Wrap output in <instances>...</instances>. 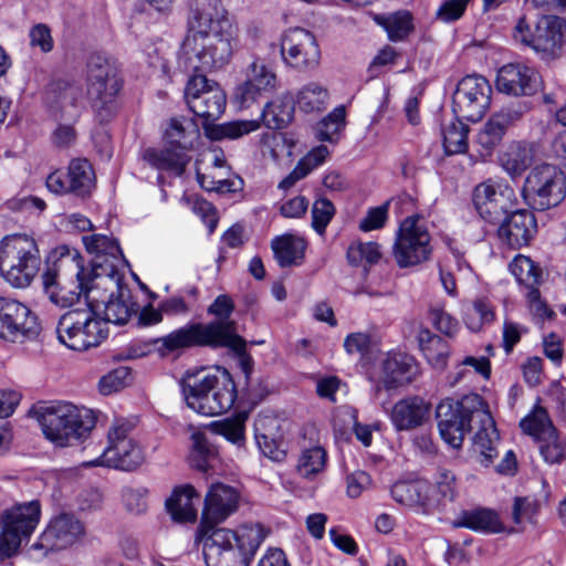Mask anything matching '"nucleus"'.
<instances>
[{"mask_svg":"<svg viewBox=\"0 0 566 566\" xmlns=\"http://www.w3.org/2000/svg\"><path fill=\"white\" fill-rule=\"evenodd\" d=\"M492 87L481 75H468L457 86L452 98V109L459 119L480 120L491 104Z\"/></svg>","mask_w":566,"mask_h":566,"instance_id":"nucleus-16","label":"nucleus"},{"mask_svg":"<svg viewBox=\"0 0 566 566\" xmlns=\"http://www.w3.org/2000/svg\"><path fill=\"white\" fill-rule=\"evenodd\" d=\"M429 319L440 333L448 337H453L459 329L458 321L442 308H431Z\"/></svg>","mask_w":566,"mask_h":566,"instance_id":"nucleus-61","label":"nucleus"},{"mask_svg":"<svg viewBox=\"0 0 566 566\" xmlns=\"http://www.w3.org/2000/svg\"><path fill=\"white\" fill-rule=\"evenodd\" d=\"M274 258L281 268L297 265L304 258L305 241L293 234L275 238L271 243Z\"/></svg>","mask_w":566,"mask_h":566,"instance_id":"nucleus-39","label":"nucleus"},{"mask_svg":"<svg viewBox=\"0 0 566 566\" xmlns=\"http://www.w3.org/2000/svg\"><path fill=\"white\" fill-rule=\"evenodd\" d=\"M41 517L39 501L18 504L2 514V531L0 533V559H6L19 551L21 544L28 541Z\"/></svg>","mask_w":566,"mask_h":566,"instance_id":"nucleus-13","label":"nucleus"},{"mask_svg":"<svg viewBox=\"0 0 566 566\" xmlns=\"http://www.w3.org/2000/svg\"><path fill=\"white\" fill-rule=\"evenodd\" d=\"M40 265V251L33 238L12 234L0 241V272L13 287L30 285Z\"/></svg>","mask_w":566,"mask_h":566,"instance_id":"nucleus-7","label":"nucleus"},{"mask_svg":"<svg viewBox=\"0 0 566 566\" xmlns=\"http://www.w3.org/2000/svg\"><path fill=\"white\" fill-rule=\"evenodd\" d=\"M186 151L174 146L164 149L148 148L143 153V159L158 170L181 176L190 160Z\"/></svg>","mask_w":566,"mask_h":566,"instance_id":"nucleus-32","label":"nucleus"},{"mask_svg":"<svg viewBox=\"0 0 566 566\" xmlns=\"http://www.w3.org/2000/svg\"><path fill=\"white\" fill-rule=\"evenodd\" d=\"M86 527L74 513L62 512L54 515L48 523L39 539L32 545L33 551L46 556L49 552L62 551L82 542Z\"/></svg>","mask_w":566,"mask_h":566,"instance_id":"nucleus-17","label":"nucleus"},{"mask_svg":"<svg viewBox=\"0 0 566 566\" xmlns=\"http://www.w3.org/2000/svg\"><path fill=\"white\" fill-rule=\"evenodd\" d=\"M59 340L73 350H87L107 338L106 322L90 305L64 313L56 326Z\"/></svg>","mask_w":566,"mask_h":566,"instance_id":"nucleus-9","label":"nucleus"},{"mask_svg":"<svg viewBox=\"0 0 566 566\" xmlns=\"http://www.w3.org/2000/svg\"><path fill=\"white\" fill-rule=\"evenodd\" d=\"M82 240L92 255L87 272L97 281L107 280L118 286L123 277L119 266L125 261L118 242L105 234L84 235Z\"/></svg>","mask_w":566,"mask_h":566,"instance_id":"nucleus-15","label":"nucleus"},{"mask_svg":"<svg viewBox=\"0 0 566 566\" xmlns=\"http://www.w3.org/2000/svg\"><path fill=\"white\" fill-rule=\"evenodd\" d=\"M237 46L238 30L227 17L220 0H192L180 57L185 70L193 72L185 90L187 105L193 82L197 84L193 96H201L212 85H218L210 82L206 73L224 67Z\"/></svg>","mask_w":566,"mask_h":566,"instance_id":"nucleus-1","label":"nucleus"},{"mask_svg":"<svg viewBox=\"0 0 566 566\" xmlns=\"http://www.w3.org/2000/svg\"><path fill=\"white\" fill-rule=\"evenodd\" d=\"M430 415V405L412 396L400 399L390 410V421L397 431H410L421 427Z\"/></svg>","mask_w":566,"mask_h":566,"instance_id":"nucleus-28","label":"nucleus"},{"mask_svg":"<svg viewBox=\"0 0 566 566\" xmlns=\"http://www.w3.org/2000/svg\"><path fill=\"white\" fill-rule=\"evenodd\" d=\"M476 417V432L473 436L472 449L478 455L480 464L488 468L499 455L497 444L500 437L486 403L482 412H478Z\"/></svg>","mask_w":566,"mask_h":566,"instance_id":"nucleus-26","label":"nucleus"},{"mask_svg":"<svg viewBox=\"0 0 566 566\" xmlns=\"http://www.w3.org/2000/svg\"><path fill=\"white\" fill-rule=\"evenodd\" d=\"M95 186V172L86 159H73L67 174L55 170L46 178L48 189L56 195L73 193L85 197Z\"/></svg>","mask_w":566,"mask_h":566,"instance_id":"nucleus-21","label":"nucleus"},{"mask_svg":"<svg viewBox=\"0 0 566 566\" xmlns=\"http://www.w3.org/2000/svg\"><path fill=\"white\" fill-rule=\"evenodd\" d=\"M294 115V101L289 95L280 96L264 106L261 120L269 129H282L287 126Z\"/></svg>","mask_w":566,"mask_h":566,"instance_id":"nucleus-40","label":"nucleus"},{"mask_svg":"<svg viewBox=\"0 0 566 566\" xmlns=\"http://www.w3.org/2000/svg\"><path fill=\"white\" fill-rule=\"evenodd\" d=\"M417 339L428 363L437 369H443L450 355L449 344L427 327H420Z\"/></svg>","mask_w":566,"mask_h":566,"instance_id":"nucleus-36","label":"nucleus"},{"mask_svg":"<svg viewBox=\"0 0 566 566\" xmlns=\"http://www.w3.org/2000/svg\"><path fill=\"white\" fill-rule=\"evenodd\" d=\"M345 107H336L332 113L324 117L316 128V136L322 142H335L345 126Z\"/></svg>","mask_w":566,"mask_h":566,"instance_id":"nucleus-53","label":"nucleus"},{"mask_svg":"<svg viewBox=\"0 0 566 566\" xmlns=\"http://www.w3.org/2000/svg\"><path fill=\"white\" fill-rule=\"evenodd\" d=\"M328 92L318 83L311 82L296 95V104L305 113L322 112L326 108Z\"/></svg>","mask_w":566,"mask_h":566,"instance_id":"nucleus-49","label":"nucleus"},{"mask_svg":"<svg viewBox=\"0 0 566 566\" xmlns=\"http://www.w3.org/2000/svg\"><path fill=\"white\" fill-rule=\"evenodd\" d=\"M457 117L442 128L443 147L447 155L463 154L468 149L469 127Z\"/></svg>","mask_w":566,"mask_h":566,"instance_id":"nucleus-48","label":"nucleus"},{"mask_svg":"<svg viewBox=\"0 0 566 566\" xmlns=\"http://www.w3.org/2000/svg\"><path fill=\"white\" fill-rule=\"evenodd\" d=\"M196 82L190 86V98L188 107L198 117L206 122L216 120L224 112L227 98L226 94L219 85H212L210 90L202 93L201 96H193L196 91Z\"/></svg>","mask_w":566,"mask_h":566,"instance_id":"nucleus-31","label":"nucleus"},{"mask_svg":"<svg viewBox=\"0 0 566 566\" xmlns=\"http://www.w3.org/2000/svg\"><path fill=\"white\" fill-rule=\"evenodd\" d=\"M199 494L190 484L178 486L166 501V507L175 521L193 522L197 518L195 502H199Z\"/></svg>","mask_w":566,"mask_h":566,"instance_id":"nucleus-33","label":"nucleus"},{"mask_svg":"<svg viewBox=\"0 0 566 566\" xmlns=\"http://www.w3.org/2000/svg\"><path fill=\"white\" fill-rule=\"evenodd\" d=\"M327 464V452L321 446L303 449L300 453L296 473L306 480H314L322 474Z\"/></svg>","mask_w":566,"mask_h":566,"instance_id":"nucleus-42","label":"nucleus"},{"mask_svg":"<svg viewBox=\"0 0 566 566\" xmlns=\"http://www.w3.org/2000/svg\"><path fill=\"white\" fill-rule=\"evenodd\" d=\"M135 303L125 300L123 295L119 297H111L105 304L104 322H111L117 325H124L128 322L133 313H136Z\"/></svg>","mask_w":566,"mask_h":566,"instance_id":"nucleus-55","label":"nucleus"},{"mask_svg":"<svg viewBox=\"0 0 566 566\" xmlns=\"http://www.w3.org/2000/svg\"><path fill=\"white\" fill-rule=\"evenodd\" d=\"M146 488H127L123 492V501L126 509L133 514H142L147 510Z\"/></svg>","mask_w":566,"mask_h":566,"instance_id":"nucleus-63","label":"nucleus"},{"mask_svg":"<svg viewBox=\"0 0 566 566\" xmlns=\"http://www.w3.org/2000/svg\"><path fill=\"white\" fill-rule=\"evenodd\" d=\"M269 534L261 523L207 530L202 534L205 562L207 566H249Z\"/></svg>","mask_w":566,"mask_h":566,"instance_id":"nucleus-2","label":"nucleus"},{"mask_svg":"<svg viewBox=\"0 0 566 566\" xmlns=\"http://www.w3.org/2000/svg\"><path fill=\"white\" fill-rule=\"evenodd\" d=\"M430 486L431 490L428 492L429 507L438 506L443 501H452L455 497V475L447 469L438 470L434 476V484Z\"/></svg>","mask_w":566,"mask_h":566,"instance_id":"nucleus-47","label":"nucleus"},{"mask_svg":"<svg viewBox=\"0 0 566 566\" xmlns=\"http://www.w3.org/2000/svg\"><path fill=\"white\" fill-rule=\"evenodd\" d=\"M509 268L518 284L524 285L526 290L539 286L543 282L542 269L528 256L516 255Z\"/></svg>","mask_w":566,"mask_h":566,"instance_id":"nucleus-45","label":"nucleus"},{"mask_svg":"<svg viewBox=\"0 0 566 566\" xmlns=\"http://www.w3.org/2000/svg\"><path fill=\"white\" fill-rule=\"evenodd\" d=\"M497 238L511 249H521L530 244L537 232L534 213L526 209H513L497 223Z\"/></svg>","mask_w":566,"mask_h":566,"instance_id":"nucleus-23","label":"nucleus"},{"mask_svg":"<svg viewBox=\"0 0 566 566\" xmlns=\"http://www.w3.org/2000/svg\"><path fill=\"white\" fill-rule=\"evenodd\" d=\"M234 310L232 298L226 294L217 296V298L209 305L207 312L217 317L210 323L228 324L229 333L233 336L230 345H223L221 348H229L238 354L244 353L245 340L237 333V323L230 318Z\"/></svg>","mask_w":566,"mask_h":566,"instance_id":"nucleus-35","label":"nucleus"},{"mask_svg":"<svg viewBox=\"0 0 566 566\" xmlns=\"http://www.w3.org/2000/svg\"><path fill=\"white\" fill-rule=\"evenodd\" d=\"M431 254L430 234L418 217L406 218L399 227L394 256L400 268L417 265Z\"/></svg>","mask_w":566,"mask_h":566,"instance_id":"nucleus-14","label":"nucleus"},{"mask_svg":"<svg viewBox=\"0 0 566 566\" xmlns=\"http://www.w3.org/2000/svg\"><path fill=\"white\" fill-rule=\"evenodd\" d=\"M501 166L511 176H521L531 165L528 150L520 145H511L500 157Z\"/></svg>","mask_w":566,"mask_h":566,"instance_id":"nucleus-52","label":"nucleus"},{"mask_svg":"<svg viewBox=\"0 0 566 566\" xmlns=\"http://www.w3.org/2000/svg\"><path fill=\"white\" fill-rule=\"evenodd\" d=\"M484 406L478 394L465 395L460 400H442L436 411L441 438L452 448H461L465 434L475 429L478 412H482Z\"/></svg>","mask_w":566,"mask_h":566,"instance_id":"nucleus-8","label":"nucleus"},{"mask_svg":"<svg viewBox=\"0 0 566 566\" xmlns=\"http://www.w3.org/2000/svg\"><path fill=\"white\" fill-rule=\"evenodd\" d=\"M186 405L199 415L213 417L227 412L237 399V387L224 368L187 371L180 381Z\"/></svg>","mask_w":566,"mask_h":566,"instance_id":"nucleus-4","label":"nucleus"},{"mask_svg":"<svg viewBox=\"0 0 566 566\" xmlns=\"http://www.w3.org/2000/svg\"><path fill=\"white\" fill-rule=\"evenodd\" d=\"M526 111V105L518 104L517 106L503 107L494 113L479 130L476 135L478 145L486 155L491 154L501 143L506 129L520 120Z\"/></svg>","mask_w":566,"mask_h":566,"instance_id":"nucleus-25","label":"nucleus"},{"mask_svg":"<svg viewBox=\"0 0 566 566\" xmlns=\"http://www.w3.org/2000/svg\"><path fill=\"white\" fill-rule=\"evenodd\" d=\"M452 524L454 527H465L488 534L503 531L497 513L485 507L462 511Z\"/></svg>","mask_w":566,"mask_h":566,"instance_id":"nucleus-34","label":"nucleus"},{"mask_svg":"<svg viewBox=\"0 0 566 566\" xmlns=\"http://www.w3.org/2000/svg\"><path fill=\"white\" fill-rule=\"evenodd\" d=\"M371 338L368 333L356 332L348 334L344 339V349L348 355L367 354L370 349Z\"/></svg>","mask_w":566,"mask_h":566,"instance_id":"nucleus-64","label":"nucleus"},{"mask_svg":"<svg viewBox=\"0 0 566 566\" xmlns=\"http://www.w3.org/2000/svg\"><path fill=\"white\" fill-rule=\"evenodd\" d=\"M261 127L260 119L231 120L207 127V135L212 140L238 139Z\"/></svg>","mask_w":566,"mask_h":566,"instance_id":"nucleus-43","label":"nucleus"},{"mask_svg":"<svg viewBox=\"0 0 566 566\" xmlns=\"http://www.w3.org/2000/svg\"><path fill=\"white\" fill-rule=\"evenodd\" d=\"M494 318V306L486 298H478L464 310V324L472 332H479L483 325L491 324Z\"/></svg>","mask_w":566,"mask_h":566,"instance_id":"nucleus-50","label":"nucleus"},{"mask_svg":"<svg viewBox=\"0 0 566 566\" xmlns=\"http://www.w3.org/2000/svg\"><path fill=\"white\" fill-rule=\"evenodd\" d=\"M212 426L217 433L233 443H240L244 438V417L226 419L221 422H214Z\"/></svg>","mask_w":566,"mask_h":566,"instance_id":"nucleus-60","label":"nucleus"},{"mask_svg":"<svg viewBox=\"0 0 566 566\" xmlns=\"http://www.w3.org/2000/svg\"><path fill=\"white\" fill-rule=\"evenodd\" d=\"M87 98L101 123L108 122L116 112L115 98L122 88L116 63L102 55L92 54L86 70Z\"/></svg>","mask_w":566,"mask_h":566,"instance_id":"nucleus-6","label":"nucleus"},{"mask_svg":"<svg viewBox=\"0 0 566 566\" xmlns=\"http://www.w3.org/2000/svg\"><path fill=\"white\" fill-rule=\"evenodd\" d=\"M430 490V484L424 480L398 481L391 486L390 493L399 504L409 507H429L428 492Z\"/></svg>","mask_w":566,"mask_h":566,"instance_id":"nucleus-38","label":"nucleus"},{"mask_svg":"<svg viewBox=\"0 0 566 566\" xmlns=\"http://www.w3.org/2000/svg\"><path fill=\"white\" fill-rule=\"evenodd\" d=\"M192 440V462L201 471L208 470L209 458L213 455V450L202 432L191 434Z\"/></svg>","mask_w":566,"mask_h":566,"instance_id":"nucleus-58","label":"nucleus"},{"mask_svg":"<svg viewBox=\"0 0 566 566\" xmlns=\"http://www.w3.org/2000/svg\"><path fill=\"white\" fill-rule=\"evenodd\" d=\"M472 201L483 220L497 224L515 207L516 195L514 189L506 184L486 180L474 188Z\"/></svg>","mask_w":566,"mask_h":566,"instance_id":"nucleus-18","label":"nucleus"},{"mask_svg":"<svg viewBox=\"0 0 566 566\" xmlns=\"http://www.w3.org/2000/svg\"><path fill=\"white\" fill-rule=\"evenodd\" d=\"M240 499V493L235 488L224 483L212 484L205 499L202 533L214 528V524L222 523L235 513Z\"/></svg>","mask_w":566,"mask_h":566,"instance_id":"nucleus-22","label":"nucleus"},{"mask_svg":"<svg viewBox=\"0 0 566 566\" xmlns=\"http://www.w3.org/2000/svg\"><path fill=\"white\" fill-rule=\"evenodd\" d=\"M133 424L126 420H116L108 430V444L92 465H103L122 471H133L139 468L144 460V452L139 444L130 437Z\"/></svg>","mask_w":566,"mask_h":566,"instance_id":"nucleus-12","label":"nucleus"},{"mask_svg":"<svg viewBox=\"0 0 566 566\" xmlns=\"http://www.w3.org/2000/svg\"><path fill=\"white\" fill-rule=\"evenodd\" d=\"M281 55L286 65L298 71L313 69L319 62V49L315 36L302 28L290 29L283 34Z\"/></svg>","mask_w":566,"mask_h":566,"instance_id":"nucleus-20","label":"nucleus"},{"mask_svg":"<svg viewBox=\"0 0 566 566\" xmlns=\"http://www.w3.org/2000/svg\"><path fill=\"white\" fill-rule=\"evenodd\" d=\"M381 258L380 247L376 242H356L347 250L348 262L353 265H360L364 262L373 265Z\"/></svg>","mask_w":566,"mask_h":566,"instance_id":"nucleus-56","label":"nucleus"},{"mask_svg":"<svg viewBox=\"0 0 566 566\" xmlns=\"http://www.w3.org/2000/svg\"><path fill=\"white\" fill-rule=\"evenodd\" d=\"M335 213L334 205L325 198H319L313 203L312 226L322 234Z\"/></svg>","mask_w":566,"mask_h":566,"instance_id":"nucleus-59","label":"nucleus"},{"mask_svg":"<svg viewBox=\"0 0 566 566\" xmlns=\"http://www.w3.org/2000/svg\"><path fill=\"white\" fill-rule=\"evenodd\" d=\"M198 138L199 128L192 119L186 117L170 119L166 129V139L170 146L188 150L192 148Z\"/></svg>","mask_w":566,"mask_h":566,"instance_id":"nucleus-41","label":"nucleus"},{"mask_svg":"<svg viewBox=\"0 0 566 566\" xmlns=\"http://www.w3.org/2000/svg\"><path fill=\"white\" fill-rule=\"evenodd\" d=\"M563 20L554 15L543 17L535 25L533 50L544 59H555L563 48Z\"/></svg>","mask_w":566,"mask_h":566,"instance_id":"nucleus-29","label":"nucleus"},{"mask_svg":"<svg viewBox=\"0 0 566 566\" xmlns=\"http://www.w3.org/2000/svg\"><path fill=\"white\" fill-rule=\"evenodd\" d=\"M389 205L390 201H386L381 206L370 208L366 217L360 220L359 229L368 232L382 228L388 219Z\"/></svg>","mask_w":566,"mask_h":566,"instance_id":"nucleus-62","label":"nucleus"},{"mask_svg":"<svg viewBox=\"0 0 566 566\" xmlns=\"http://www.w3.org/2000/svg\"><path fill=\"white\" fill-rule=\"evenodd\" d=\"M523 195L530 206L538 211L555 208L566 197V176L555 165H537L525 179Z\"/></svg>","mask_w":566,"mask_h":566,"instance_id":"nucleus-11","label":"nucleus"},{"mask_svg":"<svg viewBox=\"0 0 566 566\" xmlns=\"http://www.w3.org/2000/svg\"><path fill=\"white\" fill-rule=\"evenodd\" d=\"M83 264L76 250L61 247L49 258V265L42 274V283L49 300L60 306L73 305L82 294L98 285Z\"/></svg>","mask_w":566,"mask_h":566,"instance_id":"nucleus-3","label":"nucleus"},{"mask_svg":"<svg viewBox=\"0 0 566 566\" xmlns=\"http://www.w3.org/2000/svg\"><path fill=\"white\" fill-rule=\"evenodd\" d=\"M59 104L61 111L71 118L80 116L84 107L83 90L77 84H65L59 94Z\"/></svg>","mask_w":566,"mask_h":566,"instance_id":"nucleus-54","label":"nucleus"},{"mask_svg":"<svg viewBox=\"0 0 566 566\" xmlns=\"http://www.w3.org/2000/svg\"><path fill=\"white\" fill-rule=\"evenodd\" d=\"M39 415L44 436L57 447L78 442L95 426V418L90 409L71 402H51L40 407Z\"/></svg>","mask_w":566,"mask_h":566,"instance_id":"nucleus-5","label":"nucleus"},{"mask_svg":"<svg viewBox=\"0 0 566 566\" xmlns=\"http://www.w3.org/2000/svg\"><path fill=\"white\" fill-rule=\"evenodd\" d=\"M495 85L499 92L512 96L533 95L539 86L538 73L521 63L503 65L496 76Z\"/></svg>","mask_w":566,"mask_h":566,"instance_id":"nucleus-24","label":"nucleus"},{"mask_svg":"<svg viewBox=\"0 0 566 566\" xmlns=\"http://www.w3.org/2000/svg\"><path fill=\"white\" fill-rule=\"evenodd\" d=\"M276 86V75L262 61H253L248 71L247 80L235 91V99L240 107H249L263 92L273 91Z\"/></svg>","mask_w":566,"mask_h":566,"instance_id":"nucleus-27","label":"nucleus"},{"mask_svg":"<svg viewBox=\"0 0 566 566\" xmlns=\"http://www.w3.org/2000/svg\"><path fill=\"white\" fill-rule=\"evenodd\" d=\"M277 427L274 418L262 417L255 421V440L261 452L269 459L280 462L286 457L282 442L277 441L273 428Z\"/></svg>","mask_w":566,"mask_h":566,"instance_id":"nucleus-37","label":"nucleus"},{"mask_svg":"<svg viewBox=\"0 0 566 566\" xmlns=\"http://www.w3.org/2000/svg\"><path fill=\"white\" fill-rule=\"evenodd\" d=\"M130 379V370L127 367H119L103 376L98 382L102 395H111L123 389Z\"/></svg>","mask_w":566,"mask_h":566,"instance_id":"nucleus-57","label":"nucleus"},{"mask_svg":"<svg viewBox=\"0 0 566 566\" xmlns=\"http://www.w3.org/2000/svg\"><path fill=\"white\" fill-rule=\"evenodd\" d=\"M520 427L522 431L532 437L534 441L556 430L547 410L538 403L521 419Z\"/></svg>","mask_w":566,"mask_h":566,"instance_id":"nucleus-44","label":"nucleus"},{"mask_svg":"<svg viewBox=\"0 0 566 566\" xmlns=\"http://www.w3.org/2000/svg\"><path fill=\"white\" fill-rule=\"evenodd\" d=\"M535 442L546 463L559 464L566 459V438L557 429Z\"/></svg>","mask_w":566,"mask_h":566,"instance_id":"nucleus-51","label":"nucleus"},{"mask_svg":"<svg viewBox=\"0 0 566 566\" xmlns=\"http://www.w3.org/2000/svg\"><path fill=\"white\" fill-rule=\"evenodd\" d=\"M375 21L385 28L389 40L394 42L402 41L413 29L412 15L408 11L376 15Z\"/></svg>","mask_w":566,"mask_h":566,"instance_id":"nucleus-46","label":"nucleus"},{"mask_svg":"<svg viewBox=\"0 0 566 566\" xmlns=\"http://www.w3.org/2000/svg\"><path fill=\"white\" fill-rule=\"evenodd\" d=\"M233 336L229 333L228 324L191 323L157 338L155 345L160 355L191 347H209L212 349L230 345Z\"/></svg>","mask_w":566,"mask_h":566,"instance_id":"nucleus-10","label":"nucleus"},{"mask_svg":"<svg viewBox=\"0 0 566 566\" xmlns=\"http://www.w3.org/2000/svg\"><path fill=\"white\" fill-rule=\"evenodd\" d=\"M416 374L415 358L405 353H390L381 363L380 380L387 390L409 384Z\"/></svg>","mask_w":566,"mask_h":566,"instance_id":"nucleus-30","label":"nucleus"},{"mask_svg":"<svg viewBox=\"0 0 566 566\" xmlns=\"http://www.w3.org/2000/svg\"><path fill=\"white\" fill-rule=\"evenodd\" d=\"M39 332L38 317L25 304L0 297V338L10 343H23L36 337Z\"/></svg>","mask_w":566,"mask_h":566,"instance_id":"nucleus-19","label":"nucleus"}]
</instances>
